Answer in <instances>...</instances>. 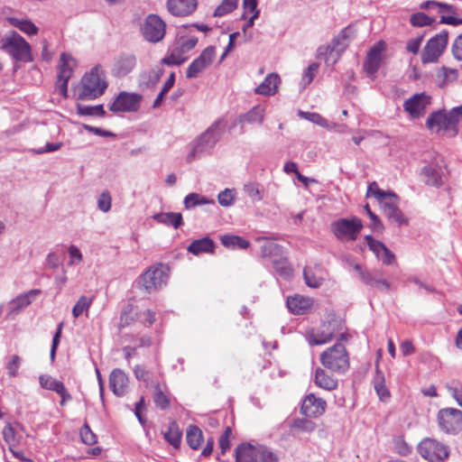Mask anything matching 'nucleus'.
<instances>
[{
	"mask_svg": "<svg viewBox=\"0 0 462 462\" xmlns=\"http://www.w3.org/2000/svg\"><path fill=\"white\" fill-rule=\"evenodd\" d=\"M164 439L174 448L180 447L181 441V431L175 422H172L169 426L168 430L164 432Z\"/></svg>",
	"mask_w": 462,
	"mask_h": 462,
	"instance_id": "40",
	"label": "nucleus"
},
{
	"mask_svg": "<svg viewBox=\"0 0 462 462\" xmlns=\"http://www.w3.org/2000/svg\"><path fill=\"white\" fill-rule=\"evenodd\" d=\"M136 65V58L132 53H122L115 58L112 66V74L117 78L128 75Z\"/></svg>",
	"mask_w": 462,
	"mask_h": 462,
	"instance_id": "21",
	"label": "nucleus"
},
{
	"mask_svg": "<svg viewBox=\"0 0 462 462\" xmlns=\"http://www.w3.org/2000/svg\"><path fill=\"white\" fill-rule=\"evenodd\" d=\"M39 293V290H32L27 293L17 296L11 301L12 310L18 312L22 309L29 306L32 302V298Z\"/></svg>",
	"mask_w": 462,
	"mask_h": 462,
	"instance_id": "33",
	"label": "nucleus"
},
{
	"mask_svg": "<svg viewBox=\"0 0 462 462\" xmlns=\"http://www.w3.org/2000/svg\"><path fill=\"white\" fill-rule=\"evenodd\" d=\"M367 197H374L379 202H381L383 199H391L393 198L392 192H385L379 189L377 183L375 181L370 183L366 192Z\"/></svg>",
	"mask_w": 462,
	"mask_h": 462,
	"instance_id": "50",
	"label": "nucleus"
},
{
	"mask_svg": "<svg viewBox=\"0 0 462 462\" xmlns=\"http://www.w3.org/2000/svg\"><path fill=\"white\" fill-rule=\"evenodd\" d=\"M438 426L446 434L456 435L462 430V411L456 408H443L437 414Z\"/></svg>",
	"mask_w": 462,
	"mask_h": 462,
	"instance_id": "7",
	"label": "nucleus"
},
{
	"mask_svg": "<svg viewBox=\"0 0 462 462\" xmlns=\"http://www.w3.org/2000/svg\"><path fill=\"white\" fill-rule=\"evenodd\" d=\"M167 276L162 264L148 269L141 276V284L145 291L151 292L162 288L166 283Z\"/></svg>",
	"mask_w": 462,
	"mask_h": 462,
	"instance_id": "13",
	"label": "nucleus"
},
{
	"mask_svg": "<svg viewBox=\"0 0 462 462\" xmlns=\"http://www.w3.org/2000/svg\"><path fill=\"white\" fill-rule=\"evenodd\" d=\"M392 199H383L379 202L382 205L383 212L386 217L397 223L399 226L404 225L407 223V219L403 217L402 211L398 208V198L394 193H392Z\"/></svg>",
	"mask_w": 462,
	"mask_h": 462,
	"instance_id": "22",
	"label": "nucleus"
},
{
	"mask_svg": "<svg viewBox=\"0 0 462 462\" xmlns=\"http://www.w3.org/2000/svg\"><path fill=\"white\" fill-rule=\"evenodd\" d=\"M363 228L360 218H339L330 225L332 234L341 242L355 241Z\"/></svg>",
	"mask_w": 462,
	"mask_h": 462,
	"instance_id": "6",
	"label": "nucleus"
},
{
	"mask_svg": "<svg viewBox=\"0 0 462 462\" xmlns=\"http://www.w3.org/2000/svg\"><path fill=\"white\" fill-rule=\"evenodd\" d=\"M369 249L375 254L377 258L381 257V254L385 245L380 241L374 239L371 236H365V237Z\"/></svg>",
	"mask_w": 462,
	"mask_h": 462,
	"instance_id": "61",
	"label": "nucleus"
},
{
	"mask_svg": "<svg viewBox=\"0 0 462 462\" xmlns=\"http://www.w3.org/2000/svg\"><path fill=\"white\" fill-rule=\"evenodd\" d=\"M299 116L324 128H329L330 123L318 113L299 111Z\"/></svg>",
	"mask_w": 462,
	"mask_h": 462,
	"instance_id": "47",
	"label": "nucleus"
},
{
	"mask_svg": "<svg viewBox=\"0 0 462 462\" xmlns=\"http://www.w3.org/2000/svg\"><path fill=\"white\" fill-rule=\"evenodd\" d=\"M215 244L209 237H203L198 240H194L187 248L188 252L199 255L203 253H213Z\"/></svg>",
	"mask_w": 462,
	"mask_h": 462,
	"instance_id": "28",
	"label": "nucleus"
},
{
	"mask_svg": "<svg viewBox=\"0 0 462 462\" xmlns=\"http://www.w3.org/2000/svg\"><path fill=\"white\" fill-rule=\"evenodd\" d=\"M244 191L253 200L260 201L263 199L262 192L259 188V184L255 182H249L244 185Z\"/></svg>",
	"mask_w": 462,
	"mask_h": 462,
	"instance_id": "54",
	"label": "nucleus"
},
{
	"mask_svg": "<svg viewBox=\"0 0 462 462\" xmlns=\"http://www.w3.org/2000/svg\"><path fill=\"white\" fill-rule=\"evenodd\" d=\"M418 450L420 456L430 462H443L449 455L448 446L430 438L422 439Z\"/></svg>",
	"mask_w": 462,
	"mask_h": 462,
	"instance_id": "9",
	"label": "nucleus"
},
{
	"mask_svg": "<svg viewBox=\"0 0 462 462\" xmlns=\"http://www.w3.org/2000/svg\"><path fill=\"white\" fill-rule=\"evenodd\" d=\"M356 31L353 26H347L343 29L340 33L336 36L334 39H338L339 43H346V47L349 42L356 38Z\"/></svg>",
	"mask_w": 462,
	"mask_h": 462,
	"instance_id": "56",
	"label": "nucleus"
},
{
	"mask_svg": "<svg viewBox=\"0 0 462 462\" xmlns=\"http://www.w3.org/2000/svg\"><path fill=\"white\" fill-rule=\"evenodd\" d=\"M434 22H435L434 18L429 17L424 13H416L411 16V23L413 26H417V27L430 25Z\"/></svg>",
	"mask_w": 462,
	"mask_h": 462,
	"instance_id": "55",
	"label": "nucleus"
},
{
	"mask_svg": "<svg viewBox=\"0 0 462 462\" xmlns=\"http://www.w3.org/2000/svg\"><path fill=\"white\" fill-rule=\"evenodd\" d=\"M458 77V71L455 69L442 67L437 74L439 85L443 87L448 83L457 80Z\"/></svg>",
	"mask_w": 462,
	"mask_h": 462,
	"instance_id": "39",
	"label": "nucleus"
},
{
	"mask_svg": "<svg viewBox=\"0 0 462 462\" xmlns=\"http://www.w3.org/2000/svg\"><path fill=\"white\" fill-rule=\"evenodd\" d=\"M167 5L173 15L185 16L195 11L197 0H168Z\"/></svg>",
	"mask_w": 462,
	"mask_h": 462,
	"instance_id": "25",
	"label": "nucleus"
},
{
	"mask_svg": "<svg viewBox=\"0 0 462 462\" xmlns=\"http://www.w3.org/2000/svg\"><path fill=\"white\" fill-rule=\"evenodd\" d=\"M39 383L42 388L54 391L56 393H59L63 387H65L62 382L56 380L48 374L40 375Z\"/></svg>",
	"mask_w": 462,
	"mask_h": 462,
	"instance_id": "43",
	"label": "nucleus"
},
{
	"mask_svg": "<svg viewBox=\"0 0 462 462\" xmlns=\"http://www.w3.org/2000/svg\"><path fill=\"white\" fill-rule=\"evenodd\" d=\"M78 113L83 116H104L106 111L102 105L88 106H78Z\"/></svg>",
	"mask_w": 462,
	"mask_h": 462,
	"instance_id": "53",
	"label": "nucleus"
},
{
	"mask_svg": "<svg viewBox=\"0 0 462 462\" xmlns=\"http://www.w3.org/2000/svg\"><path fill=\"white\" fill-rule=\"evenodd\" d=\"M202 431L197 426H189L187 434H186V439L188 445L192 449H198L201 444L202 441Z\"/></svg>",
	"mask_w": 462,
	"mask_h": 462,
	"instance_id": "38",
	"label": "nucleus"
},
{
	"mask_svg": "<svg viewBox=\"0 0 462 462\" xmlns=\"http://www.w3.org/2000/svg\"><path fill=\"white\" fill-rule=\"evenodd\" d=\"M152 217L158 223L172 226L174 228H178L182 225V216L180 213H158L155 214Z\"/></svg>",
	"mask_w": 462,
	"mask_h": 462,
	"instance_id": "30",
	"label": "nucleus"
},
{
	"mask_svg": "<svg viewBox=\"0 0 462 462\" xmlns=\"http://www.w3.org/2000/svg\"><path fill=\"white\" fill-rule=\"evenodd\" d=\"M286 304L291 313L304 315L311 310L313 300L309 297L295 295L288 297Z\"/></svg>",
	"mask_w": 462,
	"mask_h": 462,
	"instance_id": "24",
	"label": "nucleus"
},
{
	"mask_svg": "<svg viewBox=\"0 0 462 462\" xmlns=\"http://www.w3.org/2000/svg\"><path fill=\"white\" fill-rule=\"evenodd\" d=\"M440 8H444L443 14L440 16V23L451 25L462 24V19L455 17L457 14V8L455 6L445 3Z\"/></svg>",
	"mask_w": 462,
	"mask_h": 462,
	"instance_id": "35",
	"label": "nucleus"
},
{
	"mask_svg": "<svg viewBox=\"0 0 462 462\" xmlns=\"http://www.w3.org/2000/svg\"><path fill=\"white\" fill-rule=\"evenodd\" d=\"M336 321L324 323L317 331L310 330L307 332V340L310 345H323L329 342L336 334Z\"/></svg>",
	"mask_w": 462,
	"mask_h": 462,
	"instance_id": "19",
	"label": "nucleus"
},
{
	"mask_svg": "<svg viewBox=\"0 0 462 462\" xmlns=\"http://www.w3.org/2000/svg\"><path fill=\"white\" fill-rule=\"evenodd\" d=\"M134 374L138 381H143L146 387H156V384H160V382L154 378L152 372L146 370L142 365H136L134 368Z\"/></svg>",
	"mask_w": 462,
	"mask_h": 462,
	"instance_id": "31",
	"label": "nucleus"
},
{
	"mask_svg": "<svg viewBox=\"0 0 462 462\" xmlns=\"http://www.w3.org/2000/svg\"><path fill=\"white\" fill-rule=\"evenodd\" d=\"M446 163L442 156L438 155L422 168L421 174L427 185L439 187L446 177Z\"/></svg>",
	"mask_w": 462,
	"mask_h": 462,
	"instance_id": "10",
	"label": "nucleus"
},
{
	"mask_svg": "<svg viewBox=\"0 0 462 462\" xmlns=\"http://www.w3.org/2000/svg\"><path fill=\"white\" fill-rule=\"evenodd\" d=\"M384 42H379L374 45L367 53L366 59L364 62V70L371 79H374L376 72L381 65L382 53L384 51Z\"/></svg>",
	"mask_w": 462,
	"mask_h": 462,
	"instance_id": "17",
	"label": "nucleus"
},
{
	"mask_svg": "<svg viewBox=\"0 0 462 462\" xmlns=\"http://www.w3.org/2000/svg\"><path fill=\"white\" fill-rule=\"evenodd\" d=\"M184 53L185 52L180 47H176L169 55L162 59V62L168 66L180 65L187 60L183 55Z\"/></svg>",
	"mask_w": 462,
	"mask_h": 462,
	"instance_id": "44",
	"label": "nucleus"
},
{
	"mask_svg": "<svg viewBox=\"0 0 462 462\" xmlns=\"http://www.w3.org/2000/svg\"><path fill=\"white\" fill-rule=\"evenodd\" d=\"M314 383L318 387L326 391H333L337 387V380L321 368L316 369Z\"/></svg>",
	"mask_w": 462,
	"mask_h": 462,
	"instance_id": "27",
	"label": "nucleus"
},
{
	"mask_svg": "<svg viewBox=\"0 0 462 462\" xmlns=\"http://www.w3.org/2000/svg\"><path fill=\"white\" fill-rule=\"evenodd\" d=\"M209 201L203 196L198 193H189L184 199V207L186 209L194 208L197 206L204 205Z\"/></svg>",
	"mask_w": 462,
	"mask_h": 462,
	"instance_id": "48",
	"label": "nucleus"
},
{
	"mask_svg": "<svg viewBox=\"0 0 462 462\" xmlns=\"http://www.w3.org/2000/svg\"><path fill=\"white\" fill-rule=\"evenodd\" d=\"M216 57V50L214 47H207L200 55L194 60L186 71L188 79L197 78L199 73L204 71L211 65Z\"/></svg>",
	"mask_w": 462,
	"mask_h": 462,
	"instance_id": "15",
	"label": "nucleus"
},
{
	"mask_svg": "<svg viewBox=\"0 0 462 462\" xmlns=\"http://www.w3.org/2000/svg\"><path fill=\"white\" fill-rule=\"evenodd\" d=\"M454 118L453 109L448 113L444 111H437L432 113L428 117L426 125L428 129L436 134L455 130Z\"/></svg>",
	"mask_w": 462,
	"mask_h": 462,
	"instance_id": "12",
	"label": "nucleus"
},
{
	"mask_svg": "<svg viewBox=\"0 0 462 462\" xmlns=\"http://www.w3.org/2000/svg\"><path fill=\"white\" fill-rule=\"evenodd\" d=\"M264 117V109L260 106H256L253 109H251L248 113L242 116V121L246 123H258L262 124Z\"/></svg>",
	"mask_w": 462,
	"mask_h": 462,
	"instance_id": "45",
	"label": "nucleus"
},
{
	"mask_svg": "<svg viewBox=\"0 0 462 462\" xmlns=\"http://www.w3.org/2000/svg\"><path fill=\"white\" fill-rule=\"evenodd\" d=\"M273 264L275 271L284 279H289L292 276V269L285 258L273 259Z\"/></svg>",
	"mask_w": 462,
	"mask_h": 462,
	"instance_id": "46",
	"label": "nucleus"
},
{
	"mask_svg": "<svg viewBox=\"0 0 462 462\" xmlns=\"http://www.w3.org/2000/svg\"><path fill=\"white\" fill-rule=\"evenodd\" d=\"M80 438L87 445H93L97 442V436L87 423H85L80 430Z\"/></svg>",
	"mask_w": 462,
	"mask_h": 462,
	"instance_id": "58",
	"label": "nucleus"
},
{
	"mask_svg": "<svg viewBox=\"0 0 462 462\" xmlns=\"http://www.w3.org/2000/svg\"><path fill=\"white\" fill-rule=\"evenodd\" d=\"M374 390L376 391L377 395L383 401L386 400L390 396V393L384 384V379L383 376H380L374 382Z\"/></svg>",
	"mask_w": 462,
	"mask_h": 462,
	"instance_id": "63",
	"label": "nucleus"
},
{
	"mask_svg": "<svg viewBox=\"0 0 462 462\" xmlns=\"http://www.w3.org/2000/svg\"><path fill=\"white\" fill-rule=\"evenodd\" d=\"M218 202L223 207H229L233 205L235 199L234 189H226L218 194Z\"/></svg>",
	"mask_w": 462,
	"mask_h": 462,
	"instance_id": "60",
	"label": "nucleus"
},
{
	"mask_svg": "<svg viewBox=\"0 0 462 462\" xmlns=\"http://www.w3.org/2000/svg\"><path fill=\"white\" fill-rule=\"evenodd\" d=\"M346 49V43H339L338 39H333L330 43L318 48L317 58L323 60L328 66H333Z\"/></svg>",
	"mask_w": 462,
	"mask_h": 462,
	"instance_id": "16",
	"label": "nucleus"
},
{
	"mask_svg": "<svg viewBox=\"0 0 462 462\" xmlns=\"http://www.w3.org/2000/svg\"><path fill=\"white\" fill-rule=\"evenodd\" d=\"M153 389V402L155 405L162 410L168 409L170 407V399L168 394L164 391L165 387L160 383L156 384V387H154Z\"/></svg>",
	"mask_w": 462,
	"mask_h": 462,
	"instance_id": "36",
	"label": "nucleus"
},
{
	"mask_svg": "<svg viewBox=\"0 0 462 462\" xmlns=\"http://www.w3.org/2000/svg\"><path fill=\"white\" fill-rule=\"evenodd\" d=\"M112 199L108 191L102 192L97 199V208L104 213L111 209Z\"/></svg>",
	"mask_w": 462,
	"mask_h": 462,
	"instance_id": "57",
	"label": "nucleus"
},
{
	"mask_svg": "<svg viewBox=\"0 0 462 462\" xmlns=\"http://www.w3.org/2000/svg\"><path fill=\"white\" fill-rule=\"evenodd\" d=\"M5 441L8 444L9 448L16 447L21 443L23 437L17 435L14 429L11 424H6L2 431Z\"/></svg>",
	"mask_w": 462,
	"mask_h": 462,
	"instance_id": "42",
	"label": "nucleus"
},
{
	"mask_svg": "<svg viewBox=\"0 0 462 462\" xmlns=\"http://www.w3.org/2000/svg\"><path fill=\"white\" fill-rule=\"evenodd\" d=\"M278 456L263 445L242 443L236 448V462H278Z\"/></svg>",
	"mask_w": 462,
	"mask_h": 462,
	"instance_id": "3",
	"label": "nucleus"
},
{
	"mask_svg": "<svg viewBox=\"0 0 462 462\" xmlns=\"http://www.w3.org/2000/svg\"><path fill=\"white\" fill-rule=\"evenodd\" d=\"M7 21L11 25L18 28L20 31L28 35H34L38 32V28L30 20L8 17Z\"/></svg>",
	"mask_w": 462,
	"mask_h": 462,
	"instance_id": "32",
	"label": "nucleus"
},
{
	"mask_svg": "<svg viewBox=\"0 0 462 462\" xmlns=\"http://www.w3.org/2000/svg\"><path fill=\"white\" fill-rule=\"evenodd\" d=\"M327 407V402L322 398L317 397L313 393L308 394L301 404V413L307 417H319L322 415Z\"/></svg>",
	"mask_w": 462,
	"mask_h": 462,
	"instance_id": "20",
	"label": "nucleus"
},
{
	"mask_svg": "<svg viewBox=\"0 0 462 462\" xmlns=\"http://www.w3.org/2000/svg\"><path fill=\"white\" fill-rule=\"evenodd\" d=\"M68 253L69 255V261L68 262V264L72 266L79 264L83 260L82 253L80 252L79 248L76 246L75 245H70L68 248Z\"/></svg>",
	"mask_w": 462,
	"mask_h": 462,
	"instance_id": "59",
	"label": "nucleus"
},
{
	"mask_svg": "<svg viewBox=\"0 0 462 462\" xmlns=\"http://www.w3.org/2000/svg\"><path fill=\"white\" fill-rule=\"evenodd\" d=\"M292 427L300 431L310 433L316 429V423L308 419H296Z\"/></svg>",
	"mask_w": 462,
	"mask_h": 462,
	"instance_id": "52",
	"label": "nucleus"
},
{
	"mask_svg": "<svg viewBox=\"0 0 462 462\" xmlns=\"http://www.w3.org/2000/svg\"><path fill=\"white\" fill-rule=\"evenodd\" d=\"M446 388L457 403L462 407V383L451 381L446 384Z\"/></svg>",
	"mask_w": 462,
	"mask_h": 462,
	"instance_id": "49",
	"label": "nucleus"
},
{
	"mask_svg": "<svg viewBox=\"0 0 462 462\" xmlns=\"http://www.w3.org/2000/svg\"><path fill=\"white\" fill-rule=\"evenodd\" d=\"M165 23L156 14H149L141 29L143 38L150 42L162 41L165 34Z\"/></svg>",
	"mask_w": 462,
	"mask_h": 462,
	"instance_id": "11",
	"label": "nucleus"
},
{
	"mask_svg": "<svg viewBox=\"0 0 462 462\" xmlns=\"http://www.w3.org/2000/svg\"><path fill=\"white\" fill-rule=\"evenodd\" d=\"M320 362L323 366L337 374H345L349 368V356L342 343L325 350L320 356Z\"/></svg>",
	"mask_w": 462,
	"mask_h": 462,
	"instance_id": "5",
	"label": "nucleus"
},
{
	"mask_svg": "<svg viewBox=\"0 0 462 462\" xmlns=\"http://www.w3.org/2000/svg\"><path fill=\"white\" fill-rule=\"evenodd\" d=\"M225 124L222 120L213 123L204 133L193 142L190 152L187 156L189 162L208 153L220 140Z\"/></svg>",
	"mask_w": 462,
	"mask_h": 462,
	"instance_id": "1",
	"label": "nucleus"
},
{
	"mask_svg": "<svg viewBox=\"0 0 462 462\" xmlns=\"http://www.w3.org/2000/svg\"><path fill=\"white\" fill-rule=\"evenodd\" d=\"M107 84L99 74L97 67L84 75L78 90V98L81 100L95 99L105 92Z\"/></svg>",
	"mask_w": 462,
	"mask_h": 462,
	"instance_id": "4",
	"label": "nucleus"
},
{
	"mask_svg": "<svg viewBox=\"0 0 462 462\" xmlns=\"http://www.w3.org/2000/svg\"><path fill=\"white\" fill-rule=\"evenodd\" d=\"M430 104V97L424 93L415 94L403 104L404 110L412 118L422 116Z\"/></svg>",
	"mask_w": 462,
	"mask_h": 462,
	"instance_id": "18",
	"label": "nucleus"
},
{
	"mask_svg": "<svg viewBox=\"0 0 462 462\" xmlns=\"http://www.w3.org/2000/svg\"><path fill=\"white\" fill-rule=\"evenodd\" d=\"M109 387L116 396L125 395L128 387L126 374L121 369H114L109 375Z\"/></svg>",
	"mask_w": 462,
	"mask_h": 462,
	"instance_id": "23",
	"label": "nucleus"
},
{
	"mask_svg": "<svg viewBox=\"0 0 462 462\" xmlns=\"http://www.w3.org/2000/svg\"><path fill=\"white\" fill-rule=\"evenodd\" d=\"M1 48L16 61L30 62L32 60L30 44L14 31H11L4 36Z\"/></svg>",
	"mask_w": 462,
	"mask_h": 462,
	"instance_id": "2",
	"label": "nucleus"
},
{
	"mask_svg": "<svg viewBox=\"0 0 462 462\" xmlns=\"http://www.w3.org/2000/svg\"><path fill=\"white\" fill-rule=\"evenodd\" d=\"M92 301H93V298H91V297H86V296L79 297V299L77 300L76 304L72 308V316L77 319L85 313L86 316L88 317V310L90 309Z\"/></svg>",
	"mask_w": 462,
	"mask_h": 462,
	"instance_id": "37",
	"label": "nucleus"
},
{
	"mask_svg": "<svg viewBox=\"0 0 462 462\" xmlns=\"http://www.w3.org/2000/svg\"><path fill=\"white\" fill-rule=\"evenodd\" d=\"M448 41V32L447 30H443L430 38L422 50L421 62L426 64L438 61L447 47Z\"/></svg>",
	"mask_w": 462,
	"mask_h": 462,
	"instance_id": "8",
	"label": "nucleus"
},
{
	"mask_svg": "<svg viewBox=\"0 0 462 462\" xmlns=\"http://www.w3.org/2000/svg\"><path fill=\"white\" fill-rule=\"evenodd\" d=\"M318 69H319V64L315 63V62L311 63L306 69V70L302 76V79H301V83L304 87L309 85L313 80Z\"/></svg>",
	"mask_w": 462,
	"mask_h": 462,
	"instance_id": "64",
	"label": "nucleus"
},
{
	"mask_svg": "<svg viewBox=\"0 0 462 462\" xmlns=\"http://www.w3.org/2000/svg\"><path fill=\"white\" fill-rule=\"evenodd\" d=\"M238 0H223L222 3L216 8L214 16H223L231 13L237 6Z\"/></svg>",
	"mask_w": 462,
	"mask_h": 462,
	"instance_id": "51",
	"label": "nucleus"
},
{
	"mask_svg": "<svg viewBox=\"0 0 462 462\" xmlns=\"http://www.w3.org/2000/svg\"><path fill=\"white\" fill-rule=\"evenodd\" d=\"M263 240V244L261 246V254L263 257H273L282 254V247L273 241L267 240L266 238H259Z\"/></svg>",
	"mask_w": 462,
	"mask_h": 462,
	"instance_id": "41",
	"label": "nucleus"
},
{
	"mask_svg": "<svg viewBox=\"0 0 462 462\" xmlns=\"http://www.w3.org/2000/svg\"><path fill=\"white\" fill-rule=\"evenodd\" d=\"M142 97L134 93L121 92L109 109L114 113L135 112L140 106Z\"/></svg>",
	"mask_w": 462,
	"mask_h": 462,
	"instance_id": "14",
	"label": "nucleus"
},
{
	"mask_svg": "<svg viewBox=\"0 0 462 462\" xmlns=\"http://www.w3.org/2000/svg\"><path fill=\"white\" fill-rule=\"evenodd\" d=\"M21 365V357L17 355H13L9 362L6 364L7 374L10 377L17 375L18 369Z\"/></svg>",
	"mask_w": 462,
	"mask_h": 462,
	"instance_id": "62",
	"label": "nucleus"
},
{
	"mask_svg": "<svg viewBox=\"0 0 462 462\" xmlns=\"http://www.w3.org/2000/svg\"><path fill=\"white\" fill-rule=\"evenodd\" d=\"M281 79L277 73L268 74L264 80L255 88L254 92L263 96H273L276 94Z\"/></svg>",
	"mask_w": 462,
	"mask_h": 462,
	"instance_id": "26",
	"label": "nucleus"
},
{
	"mask_svg": "<svg viewBox=\"0 0 462 462\" xmlns=\"http://www.w3.org/2000/svg\"><path fill=\"white\" fill-rule=\"evenodd\" d=\"M60 69L58 73V78L60 79L69 80L73 72V68L76 65L75 60L71 57V55L68 53H62L60 58Z\"/></svg>",
	"mask_w": 462,
	"mask_h": 462,
	"instance_id": "29",
	"label": "nucleus"
},
{
	"mask_svg": "<svg viewBox=\"0 0 462 462\" xmlns=\"http://www.w3.org/2000/svg\"><path fill=\"white\" fill-rule=\"evenodd\" d=\"M220 241L225 247L245 249L249 246V242L239 236L223 235Z\"/></svg>",
	"mask_w": 462,
	"mask_h": 462,
	"instance_id": "34",
	"label": "nucleus"
}]
</instances>
